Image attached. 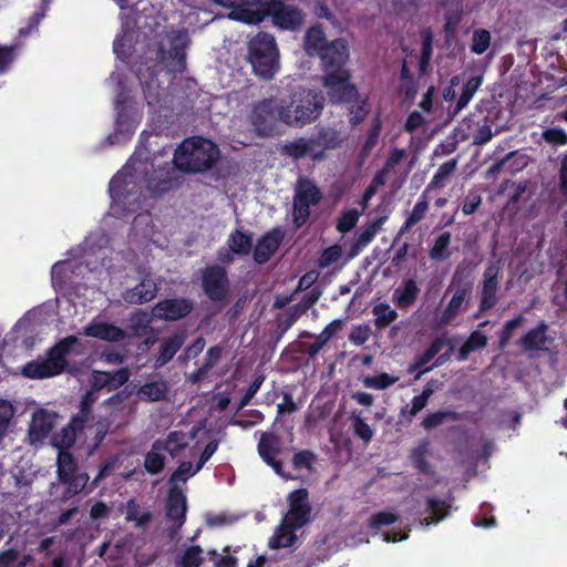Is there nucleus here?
<instances>
[{
  "label": "nucleus",
  "mask_w": 567,
  "mask_h": 567,
  "mask_svg": "<svg viewBox=\"0 0 567 567\" xmlns=\"http://www.w3.org/2000/svg\"><path fill=\"white\" fill-rule=\"evenodd\" d=\"M324 71L323 86L331 101L347 102L355 96V89L349 82V72L344 69L348 50L344 40L332 41L321 53Z\"/></svg>",
  "instance_id": "1"
},
{
  "label": "nucleus",
  "mask_w": 567,
  "mask_h": 567,
  "mask_svg": "<svg viewBox=\"0 0 567 567\" xmlns=\"http://www.w3.org/2000/svg\"><path fill=\"white\" fill-rule=\"evenodd\" d=\"M218 158L216 144L203 137H190L175 151L173 162L183 172L199 173L210 169Z\"/></svg>",
  "instance_id": "2"
},
{
  "label": "nucleus",
  "mask_w": 567,
  "mask_h": 567,
  "mask_svg": "<svg viewBox=\"0 0 567 567\" xmlns=\"http://www.w3.org/2000/svg\"><path fill=\"white\" fill-rule=\"evenodd\" d=\"M109 239L101 235L97 238L89 237L86 239L87 250L85 252V265L76 264L74 261H60L52 267V276L60 284L68 280L72 281L78 276H82L84 270L90 269L91 271L97 270L96 262L100 260L101 266L111 270L112 266L106 262L109 255L112 250L107 247Z\"/></svg>",
  "instance_id": "3"
},
{
  "label": "nucleus",
  "mask_w": 567,
  "mask_h": 567,
  "mask_svg": "<svg viewBox=\"0 0 567 567\" xmlns=\"http://www.w3.org/2000/svg\"><path fill=\"white\" fill-rule=\"evenodd\" d=\"M79 342L75 336H68L59 340L45 352V358L28 362L22 368V374L29 379L41 380L60 375L66 370L68 357L72 348Z\"/></svg>",
  "instance_id": "4"
},
{
  "label": "nucleus",
  "mask_w": 567,
  "mask_h": 567,
  "mask_svg": "<svg viewBox=\"0 0 567 567\" xmlns=\"http://www.w3.org/2000/svg\"><path fill=\"white\" fill-rule=\"evenodd\" d=\"M322 101L319 94L306 89L296 90L288 99H278L281 123L303 126L315 121L321 113Z\"/></svg>",
  "instance_id": "5"
},
{
  "label": "nucleus",
  "mask_w": 567,
  "mask_h": 567,
  "mask_svg": "<svg viewBox=\"0 0 567 567\" xmlns=\"http://www.w3.org/2000/svg\"><path fill=\"white\" fill-rule=\"evenodd\" d=\"M56 478L64 486L59 497L60 503H66L81 493L86 494L90 485V476L79 471V464L71 452L58 453Z\"/></svg>",
  "instance_id": "6"
},
{
  "label": "nucleus",
  "mask_w": 567,
  "mask_h": 567,
  "mask_svg": "<svg viewBox=\"0 0 567 567\" xmlns=\"http://www.w3.org/2000/svg\"><path fill=\"white\" fill-rule=\"evenodd\" d=\"M249 60L255 73L271 79L278 71V50L272 35L259 33L250 40Z\"/></svg>",
  "instance_id": "7"
},
{
  "label": "nucleus",
  "mask_w": 567,
  "mask_h": 567,
  "mask_svg": "<svg viewBox=\"0 0 567 567\" xmlns=\"http://www.w3.org/2000/svg\"><path fill=\"white\" fill-rule=\"evenodd\" d=\"M145 169V163L136 157H132L110 182V195L113 202L125 204L126 198L137 192L135 190L137 187V175Z\"/></svg>",
  "instance_id": "8"
},
{
  "label": "nucleus",
  "mask_w": 567,
  "mask_h": 567,
  "mask_svg": "<svg viewBox=\"0 0 567 567\" xmlns=\"http://www.w3.org/2000/svg\"><path fill=\"white\" fill-rule=\"evenodd\" d=\"M281 123V109L278 99L259 102L252 110L251 124L259 135L272 134Z\"/></svg>",
  "instance_id": "9"
},
{
  "label": "nucleus",
  "mask_w": 567,
  "mask_h": 567,
  "mask_svg": "<svg viewBox=\"0 0 567 567\" xmlns=\"http://www.w3.org/2000/svg\"><path fill=\"white\" fill-rule=\"evenodd\" d=\"M289 509L284 519L292 528H302L311 520V505L309 502V492L307 488H298L289 493Z\"/></svg>",
  "instance_id": "10"
},
{
  "label": "nucleus",
  "mask_w": 567,
  "mask_h": 567,
  "mask_svg": "<svg viewBox=\"0 0 567 567\" xmlns=\"http://www.w3.org/2000/svg\"><path fill=\"white\" fill-rule=\"evenodd\" d=\"M126 95L120 92L116 96L117 118L115 132L109 137L111 144H120L126 142L136 128L138 122L137 111L131 106H124Z\"/></svg>",
  "instance_id": "11"
},
{
  "label": "nucleus",
  "mask_w": 567,
  "mask_h": 567,
  "mask_svg": "<svg viewBox=\"0 0 567 567\" xmlns=\"http://www.w3.org/2000/svg\"><path fill=\"white\" fill-rule=\"evenodd\" d=\"M262 18L265 14L272 17L276 25L282 29H295L302 22V13L292 4H287L281 0H271L262 4Z\"/></svg>",
  "instance_id": "12"
},
{
  "label": "nucleus",
  "mask_w": 567,
  "mask_h": 567,
  "mask_svg": "<svg viewBox=\"0 0 567 567\" xmlns=\"http://www.w3.org/2000/svg\"><path fill=\"white\" fill-rule=\"evenodd\" d=\"M187 501L182 489L174 486L169 489L166 499L165 515L168 520L172 522L169 527V535L175 536L186 520Z\"/></svg>",
  "instance_id": "13"
},
{
  "label": "nucleus",
  "mask_w": 567,
  "mask_h": 567,
  "mask_svg": "<svg viewBox=\"0 0 567 567\" xmlns=\"http://www.w3.org/2000/svg\"><path fill=\"white\" fill-rule=\"evenodd\" d=\"M194 309V302L186 298H167L153 308L154 317L165 321H177L187 317Z\"/></svg>",
  "instance_id": "14"
},
{
  "label": "nucleus",
  "mask_w": 567,
  "mask_h": 567,
  "mask_svg": "<svg viewBox=\"0 0 567 567\" xmlns=\"http://www.w3.org/2000/svg\"><path fill=\"white\" fill-rule=\"evenodd\" d=\"M171 49L163 55L166 66L172 72H182L185 66V50L189 43L186 31H172L168 35Z\"/></svg>",
  "instance_id": "15"
},
{
  "label": "nucleus",
  "mask_w": 567,
  "mask_h": 567,
  "mask_svg": "<svg viewBox=\"0 0 567 567\" xmlns=\"http://www.w3.org/2000/svg\"><path fill=\"white\" fill-rule=\"evenodd\" d=\"M56 413L40 409L32 414V420L29 426V437L32 443L42 442L52 432Z\"/></svg>",
  "instance_id": "16"
},
{
  "label": "nucleus",
  "mask_w": 567,
  "mask_h": 567,
  "mask_svg": "<svg viewBox=\"0 0 567 567\" xmlns=\"http://www.w3.org/2000/svg\"><path fill=\"white\" fill-rule=\"evenodd\" d=\"M186 338L187 336L184 330H178L173 334L163 338L158 348V353L155 357V368H162L171 362L184 346Z\"/></svg>",
  "instance_id": "17"
},
{
  "label": "nucleus",
  "mask_w": 567,
  "mask_h": 567,
  "mask_svg": "<svg viewBox=\"0 0 567 567\" xmlns=\"http://www.w3.org/2000/svg\"><path fill=\"white\" fill-rule=\"evenodd\" d=\"M83 333L86 337L109 342H118L126 338V332L122 328L110 322L95 320L84 327Z\"/></svg>",
  "instance_id": "18"
},
{
  "label": "nucleus",
  "mask_w": 567,
  "mask_h": 567,
  "mask_svg": "<svg viewBox=\"0 0 567 567\" xmlns=\"http://www.w3.org/2000/svg\"><path fill=\"white\" fill-rule=\"evenodd\" d=\"M548 326L542 321L536 328L528 330L519 340V346L525 351H540L546 349V344L553 341L547 336Z\"/></svg>",
  "instance_id": "19"
},
{
  "label": "nucleus",
  "mask_w": 567,
  "mask_h": 567,
  "mask_svg": "<svg viewBox=\"0 0 567 567\" xmlns=\"http://www.w3.org/2000/svg\"><path fill=\"white\" fill-rule=\"evenodd\" d=\"M214 1L220 6L233 8V11L229 13V18L233 20H238L249 24L262 21V12L260 11V9L243 8V0Z\"/></svg>",
  "instance_id": "20"
},
{
  "label": "nucleus",
  "mask_w": 567,
  "mask_h": 567,
  "mask_svg": "<svg viewBox=\"0 0 567 567\" xmlns=\"http://www.w3.org/2000/svg\"><path fill=\"white\" fill-rule=\"evenodd\" d=\"M281 241V233L272 230L261 237L254 250V259L258 264H264L277 251Z\"/></svg>",
  "instance_id": "21"
},
{
  "label": "nucleus",
  "mask_w": 567,
  "mask_h": 567,
  "mask_svg": "<svg viewBox=\"0 0 567 567\" xmlns=\"http://www.w3.org/2000/svg\"><path fill=\"white\" fill-rule=\"evenodd\" d=\"M168 391V382L159 379L144 383L137 389L136 394L141 401L158 402L167 400Z\"/></svg>",
  "instance_id": "22"
},
{
  "label": "nucleus",
  "mask_w": 567,
  "mask_h": 567,
  "mask_svg": "<svg viewBox=\"0 0 567 567\" xmlns=\"http://www.w3.org/2000/svg\"><path fill=\"white\" fill-rule=\"evenodd\" d=\"M452 501V497L449 501L439 499L434 496L427 497L426 512L430 515L423 519L422 524H425L427 526L431 524H437L445 517H447L451 513Z\"/></svg>",
  "instance_id": "23"
},
{
  "label": "nucleus",
  "mask_w": 567,
  "mask_h": 567,
  "mask_svg": "<svg viewBox=\"0 0 567 567\" xmlns=\"http://www.w3.org/2000/svg\"><path fill=\"white\" fill-rule=\"evenodd\" d=\"M85 426H80L79 423H73V419L61 429V431L52 436V445L60 452H69L68 450L73 446L76 440V434L81 433Z\"/></svg>",
  "instance_id": "24"
},
{
  "label": "nucleus",
  "mask_w": 567,
  "mask_h": 567,
  "mask_svg": "<svg viewBox=\"0 0 567 567\" xmlns=\"http://www.w3.org/2000/svg\"><path fill=\"white\" fill-rule=\"evenodd\" d=\"M258 454L265 462L274 458L281 453L282 443L274 432H262L257 445Z\"/></svg>",
  "instance_id": "25"
},
{
  "label": "nucleus",
  "mask_w": 567,
  "mask_h": 567,
  "mask_svg": "<svg viewBox=\"0 0 567 567\" xmlns=\"http://www.w3.org/2000/svg\"><path fill=\"white\" fill-rule=\"evenodd\" d=\"M286 153L295 158L303 156H312L313 158L321 157V151L317 150L316 141L313 138H299L285 146Z\"/></svg>",
  "instance_id": "26"
},
{
  "label": "nucleus",
  "mask_w": 567,
  "mask_h": 567,
  "mask_svg": "<svg viewBox=\"0 0 567 567\" xmlns=\"http://www.w3.org/2000/svg\"><path fill=\"white\" fill-rule=\"evenodd\" d=\"M158 292V286H133L123 295L125 302L130 305H143L153 300Z\"/></svg>",
  "instance_id": "27"
},
{
  "label": "nucleus",
  "mask_w": 567,
  "mask_h": 567,
  "mask_svg": "<svg viewBox=\"0 0 567 567\" xmlns=\"http://www.w3.org/2000/svg\"><path fill=\"white\" fill-rule=\"evenodd\" d=\"M288 523L282 520V524L276 529L274 536L269 539V546L274 549L290 547L297 540L296 530Z\"/></svg>",
  "instance_id": "28"
},
{
  "label": "nucleus",
  "mask_w": 567,
  "mask_h": 567,
  "mask_svg": "<svg viewBox=\"0 0 567 567\" xmlns=\"http://www.w3.org/2000/svg\"><path fill=\"white\" fill-rule=\"evenodd\" d=\"M461 414L452 410H439L433 413H429L422 421L421 425L424 430L430 431L436 429L447 421L457 422L460 421Z\"/></svg>",
  "instance_id": "29"
},
{
  "label": "nucleus",
  "mask_w": 567,
  "mask_h": 567,
  "mask_svg": "<svg viewBox=\"0 0 567 567\" xmlns=\"http://www.w3.org/2000/svg\"><path fill=\"white\" fill-rule=\"evenodd\" d=\"M486 344H487L486 334L481 332L480 330L473 331L458 350V355H457L458 361L466 360L468 358L470 353L485 348Z\"/></svg>",
  "instance_id": "30"
},
{
  "label": "nucleus",
  "mask_w": 567,
  "mask_h": 567,
  "mask_svg": "<svg viewBox=\"0 0 567 567\" xmlns=\"http://www.w3.org/2000/svg\"><path fill=\"white\" fill-rule=\"evenodd\" d=\"M152 518V513L150 511H142L141 505L135 498L127 501L125 515L127 522H134L136 527H145L151 523Z\"/></svg>",
  "instance_id": "31"
},
{
  "label": "nucleus",
  "mask_w": 567,
  "mask_h": 567,
  "mask_svg": "<svg viewBox=\"0 0 567 567\" xmlns=\"http://www.w3.org/2000/svg\"><path fill=\"white\" fill-rule=\"evenodd\" d=\"M318 461V455L311 450H299L291 458V465L295 471H307L313 473L316 471L315 464Z\"/></svg>",
  "instance_id": "32"
},
{
  "label": "nucleus",
  "mask_w": 567,
  "mask_h": 567,
  "mask_svg": "<svg viewBox=\"0 0 567 567\" xmlns=\"http://www.w3.org/2000/svg\"><path fill=\"white\" fill-rule=\"evenodd\" d=\"M323 31L319 27L309 29L306 35L305 48L310 55L319 54L328 47Z\"/></svg>",
  "instance_id": "33"
},
{
  "label": "nucleus",
  "mask_w": 567,
  "mask_h": 567,
  "mask_svg": "<svg viewBox=\"0 0 567 567\" xmlns=\"http://www.w3.org/2000/svg\"><path fill=\"white\" fill-rule=\"evenodd\" d=\"M372 313L374 315V326L381 331L389 327L398 318V312L388 303H378L373 307Z\"/></svg>",
  "instance_id": "34"
},
{
  "label": "nucleus",
  "mask_w": 567,
  "mask_h": 567,
  "mask_svg": "<svg viewBox=\"0 0 567 567\" xmlns=\"http://www.w3.org/2000/svg\"><path fill=\"white\" fill-rule=\"evenodd\" d=\"M163 449L161 442L156 441L152 450L145 455L144 467L147 473L152 475L159 474L165 467V456L155 452L156 450Z\"/></svg>",
  "instance_id": "35"
},
{
  "label": "nucleus",
  "mask_w": 567,
  "mask_h": 567,
  "mask_svg": "<svg viewBox=\"0 0 567 567\" xmlns=\"http://www.w3.org/2000/svg\"><path fill=\"white\" fill-rule=\"evenodd\" d=\"M95 401V393L93 391H86L81 398L79 412L72 416L73 423L85 426L92 415V406Z\"/></svg>",
  "instance_id": "36"
},
{
  "label": "nucleus",
  "mask_w": 567,
  "mask_h": 567,
  "mask_svg": "<svg viewBox=\"0 0 567 567\" xmlns=\"http://www.w3.org/2000/svg\"><path fill=\"white\" fill-rule=\"evenodd\" d=\"M458 159L452 158L445 163H443L437 172L432 177V181L430 182L427 188L430 189H436L442 188L445 185L446 179L452 176L457 167Z\"/></svg>",
  "instance_id": "37"
},
{
  "label": "nucleus",
  "mask_w": 567,
  "mask_h": 567,
  "mask_svg": "<svg viewBox=\"0 0 567 567\" xmlns=\"http://www.w3.org/2000/svg\"><path fill=\"white\" fill-rule=\"evenodd\" d=\"M134 42V30L128 27H123L122 33L117 34L114 40V52L115 54L124 59L127 56Z\"/></svg>",
  "instance_id": "38"
},
{
  "label": "nucleus",
  "mask_w": 567,
  "mask_h": 567,
  "mask_svg": "<svg viewBox=\"0 0 567 567\" xmlns=\"http://www.w3.org/2000/svg\"><path fill=\"white\" fill-rule=\"evenodd\" d=\"M482 76H473L463 85L462 94L456 103L455 113L461 112L464 107L467 106L470 101L482 85Z\"/></svg>",
  "instance_id": "39"
},
{
  "label": "nucleus",
  "mask_w": 567,
  "mask_h": 567,
  "mask_svg": "<svg viewBox=\"0 0 567 567\" xmlns=\"http://www.w3.org/2000/svg\"><path fill=\"white\" fill-rule=\"evenodd\" d=\"M203 548L199 545L187 547L177 559L178 567H199L204 563Z\"/></svg>",
  "instance_id": "40"
},
{
  "label": "nucleus",
  "mask_w": 567,
  "mask_h": 567,
  "mask_svg": "<svg viewBox=\"0 0 567 567\" xmlns=\"http://www.w3.org/2000/svg\"><path fill=\"white\" fill-rule=\"evenodd\" d=\"M295 199H301V202L316 205L320 200V194L310 181L301 179L297 185Z\"/></svg>",
  "instance_id": "41"
},
{
  "label": "nucleus",
  "mask_w": 567,
  "mask_h": 567,
  "mask_svg": "<svg viewBox=\"0 0 567 567\" xmlns=\"http://www.w3.org/2000/svg\"><path fill=\"white\" fill-rule=\"evenodd\" d=\"M188 445L186 434L182 431H172L168 433L165 443L161 446L167 451L172 457H175L181 451Z\"/></svg>",
  "instance_id": "42"
},
{
  "label": "nucleus",
  "mask_w": 567,
  "mask_h": 567,
  "mask_svg": "<svg viewBox=\"0 0 567 567\" xmlns=\"http://www.w3.org/2000/svg\"><path fill=\"white\" fill-rule=\"evenodd\" d=\"M467 138V134L461 133V128H456L453 136L447 137L444 142L439 144L433 154L436 157H443L452 154L457 150L458 143L461 141H465Z\"/></svg>",
  "instance_id": "43"
},
{
  "label": "nucleus",
  "mask_w": 567,
  "mask_h": 567,
  "mask_svg": "<svg viewBox=\"0 0 567 567\" xmlns=\"http://www.w3.org/2000/svg\"><path fill=\"white\" fill-rule=\"evenodd\" d=\"M228 245L235 254L246 255L251 249V238L239 230L234 231L228 238Z\"/></svg>",
  "instance_id": "44"
},
{
  "label": "nucleus",
  "mask_w": 567,
  "mask_h": 567,
  "mask_svg": "<svg viewBox=\"0 0 567 567\" xmlns=\"http://www.w3.org/2000/svg\"><path fill=\"white\" fill-rule=\"evenodd\" d=\"M451 243V234L442 233L434 241L431 248L430 256L434 260H445L450 257L451 252L449 246Z\"/></svg>",
  "instance_id": "45"
},
{
  "label": "nucleus",
  "mask_w": 567,
  "mask_h": 567,
  "mask_svg": "<svg viewBox=\"0 0 567 567\" xmlns=\"http://www.w3.org/2000/svg\"><path fill=\"white\" fill-rule=\"evenodd\" d=\"M316 147L318 148H336L340 145L342 137L336 130H324L316 138Z\"/></svg>",
  "instance_id": "46"
},
{
  "label": "nucleus",
  "mask_w": 567,
  "mask_h": 567,
  "mask_svg": "<svg viewBox=\"0 0 567 567\" xmlns=\"http://www.w3.org/2000/svg\"><path fill=\"white\" fill-rule=\"evenodd\" d=\"M398 381V378L391 377L390 374L382 372L377 375H369L363 379V384L367 388L375 390H384L393 385Z\"/></svg>",
  "instance_id": "47"
},
{
  "label": "nucleus",
  "mask_w": 567,
  "mask_h": 567,
  "mask_svg": "<svg viewBox=\"0 0 567 567\" xmlns=\"http://www.w3.org/2000/svg\"><path fill=\"white\" fill-rule=\"evenodd\" d=\"M466 296V290H457L443 312V321L450 322L460 311Z\"/></svg>",
  "instance_id": "48"
},
{
  "label": "nucleus",
  "mask_w": 567,
  "mask_h": 567,
  "mask_svg": "<svg viewBox=\"0 0 567 567\" xmlns=\"http://www.w3.org/2000/svg\"><path fill=\"white\" fill-rule=\"evenodd\" d=\"M491 44V33L487 30H475L472 37L471 50L475 54H483Z\"/></svg>",
  "instance_id": "49"
},
{
  "label": "nucleus",
  "mask_w": 567,
  "mask_h": 567,
  "mask_svg": "<svg viewBox=\"0 0 567 567\" xmlns=\"http://www.w3.org/2000/svg\"><path fill=\"white\" fill-rule=\"evenodd\" d=\"M372 330L368 323L353 326L348 339L354 346H363L371 337Z\"/></svg>",
  "instance_id": "50"
},
{
  "label": "nucleus",
  "mask_w": 567,
  "mask_h": 567,
  "mask_svg": "<svg viewBox=\"0 0 567 567\" xmlns=\"http://www.w3.org/2000/svg\"><path fill=\"white\" fill-rule=\"evenodd\" d=\"M386 217H380L374 223L363 227L358 235V245L367 246L382 228Z\"/></svg>",
  "instance_id": "51"
},
{
  "label": "nucleus",
  "mask_w": 567,
  "mask_h": 567,
  "mask_svg": "<svg viewBox=\"0 0 567 567\" xmlns=\"http://www.w3.org/2000/svg\"><path fill=\"white\" fill-rule=\"evenodd\" d=\"M524 318L518 316L505 322L499 333V349L503 350L513 337L515 329L522 326Z\"/></svg>",
  "instance_id": "52"
},
{
  "label": "nucleus",
  "mask_w": 567,
  "mask_h": 567,
  "mask_svg": "<svg viewBox=\"0 0 567 567\" xmlns=\"http://www.w3.org/2000/svg\"><path fill=\"white\" fill-rule=\"evenodd\" d=\"M432 58V35L429 32L422 34V49L419 62L421 73H424Z\"/></svg>",
  "instance_id": "53"
},
{
  "label": "nucleus",
  "mask_w": 567,
  "mask_h": 567,
  "mask_svg": "<svg viewBox=\"0 0 567 567\" xmlns=\"http://www.w3.org/2000/svg\"><path fill=\"white\" fill-rule=\"evenodd\" d=\"M427 209H429V203L425 199L417 202L415 204V206L413 207V210H412L411 215L409 216V218L406 219L401 231H405V230L410 229L412 226H414L415 224H417L419 221H421L425 217Z\"/></svg>",
  "instance_id": "54"
},
{
  "label": "nucleus",
  "mask_w": 567,
  "mask_h": 567,
  "mask_svg": "<svg viewBox=\"0 0 567 567\" xmlns=\"http://www.w3.org/2000/svg\"><path fill=\"white\" fill-rule=\"evenodd\" d=\"M399 520V516L390 512H378L370 518L369 526L372 529H380L383 526H389Z\"/></svg>",
  "instance_id": "55"
},
{
  "label": "nucleus",
  "mask_w": 567,
  "mask_h": 567,
  "mask_svg": "<svg viewBox=\"0 0 567 567\" xmlns=\"http://www.w3.org/2000/svg\"><path fill=\"white\" fill-rule=\"evenodd\" d=\"M265 380L264 375H258L255 378V380L251 382V384L246 390L245 394L240 399V401L237 404L236 412L243 410L246 405H248L251 401V399L256 395V393L259 391L262 382Z\"/></svg>",
  "instance_id": "56"
},
{
  "label": "nucleus",
  "mask_w": 567,
  "mask_h": 567,
  "mask_svg": "<svg viewBox=\"0 0 567 567\" xmlns=\"http://www.w3.org/2000/svg\"><path fill=\"white\" fill-rule=\"evenodd\" d=\"M360 212L357 209L347 210L339 219L337 228L340 233L350 231L358 223Z\"/></svg>",
  "instance_id": "57"
},
{
  "label": "nucleus",
  "mask_w": 567,
  "mask_h": 567,
  "mask_svg": "<svg viewBox=\"0 0 567 567\" xmlns=\"http://www.w3.org/2000/svg\"><path fill=\"white\" fill-rule=\"evenodd\" d=\"M341 255L342 248L338 245L327 248L319 259V267L321 269L330 267L340 259Z\"/></svg>",
  "instance_id": "58"
},
{
  "label": "nucleus",
  "mask_w": 567,
  "mask_h": 567,
  "mask_svg": "<svg viewBox=\"0 0 567 567\" xmlns=\"http://www.w3.org/2000/svg\"><path fill=\"white\" fill-rule=\"evenodd\" d=\"M352 426L355 436L360 437L363 442L368 443L372 440L373 431L363 419L360 416L353 417Z\"/></svg>",
  "instance_id": "59"
},
{
  "label": "nucleus",
  "mask_w": 567,
  "mask_h": 567,
  "mask_svg": "<svg viewBox=\"0 0 567 567\" xmlns=\"http://www.w3.org/2000/svg\"><path fill=\"white\" fill-rule=\"evenodd\" d=\"M310 206L312 205L303 200L301 202V199H293V220L298 227L303 225L308 219Z\"/></svg>",
  "instance_id": "60"
},
{
  "label": "nucleus",
  "mask_w": 567,
  "mask_h": 567,
  "mask_svg": "<svg viewBox=\"0 0 567 567\" xmlns=\"http://www.w3.org/2000/svg\"><path fill=\"white\" fill-rule=\"evenodd\" d=\"M225 277L226 272L221 266H209L204 271L202 284H223Z\"/></svg>",
  "instance_id": "61"
},
{
  "label": "nucleus",
  "mask_w": 567,
  "mask_h": 567,
  "mask_svg": "<svg viewBox=\"0 0 567 567\" xmlns=\"http://www.w3.org/2000/svg\"><path fill=\"white\" fill-rule=\"evenodd\" d=\"M223 353V349L218 346L210 347L206 354L204 362L202 364V373H207L209 370H212L220 360Z\"/></svg>",
  "instance_id": "62"
},
{
  "label": "nucleus",
  "mask_w": 567,
  "mask_h": 567,
  "mask_svg": "<svg viewBox=\"0 0 567 567\" xmlns=\"http://www.w3.org/2000/svg\"><path fill=\"white\" fill-rule=\"evenodd\" d=\"M543 138L549 144L566 145L567 133L563 128H547L542 134Z\"/></svg>",
  "instance_id": "63"
},
{
  "label": "nucleus",
  "mask_w": 567,
  "mask_h": 567,
  "mask_svg": "<svg viewBox=\"0 0 567 567\" xmlns=\"http://www.w3.org/2000/svg\"><path fill=\"white\" fill-rule=\"evenodd\" d=\"M497 286H483L480 310L486 311L496 303Z\"/></svg>",
  "instance_id": "64"
}]
</instances>
